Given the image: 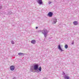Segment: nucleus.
<instances>
[{
  "label": "nucleus",
  "instance_id": "1",
  "mask_svg": "<svg viewBox=\"0 0 79 79\" xmlns=\"http://www.w3.org/2000/svg\"><path fill=\"white\" fill-rule=\"evenodd\" d=\"M34 70L36 71V73H39V70L40 71V72H41L42 68H41V67L40 66L39 68V64H35L34 66Z\"/></svg>",
  "mask_w": 79,
  "mask_h": 79
},
{
  "label": "nucleus",
  "instance_id": "2",
  "mask_svg": "<svg viewBox=\"0 0 79 79\" xmlns=\"http://www.w3.org/2000/svg\"><path fill=\"white\" fill-rule=\"evenodd\" d=\"M39 32H42L44 35V37L45 38L47 37V34H48V31L46 29H44L43 30H40L39 31Z\"/></svg>",
  "mask_w": 79,
  "mask_h": 79
},
{
  "label": "nucleus",
  "instance_id": "3",
  "mask_svg": "<svg viewBox=\"0 0 79 79\" xmlns=\"http://www.w3.org/2000/svg\"><path fill=\"white\" fill-rule=\"evenodd\" d=\"M63 74L64 76V77L65 79H70V77L68 74H65L63 72Z\"/></svg>",
  "mask_w": 79,
  "mask_h": 79
},
{
  "label": "nucleus",
  "instance_id": "4",
  "mask_svg": "<svg viewBox=\"0 0 79 79\" xmlns=\"http://www.w3.org/2000/svg\"><path fill=\"white\" fill-rule=\"evenodd\" d=\"M37 2L38 3V4L40 5H41L43 3L42 0H37Z\"/></svg>",
  "mask_w": 79,
  "mask_h": 79
},
{
  "label": "nucleus",
  "instance_id": "5",
  "mask_svg": "<svg viewBox=\"0 0 79 79\" xmlns=\"http://www.w3.org/2000/svg\"><path fill=\"white\" fill-rule=\"evenodd\" d=\"M48 16H49V17H52V16H53V13L50 12L48 14Z\"/></svg>",
  "mask_w": 79,
  "mask_h": 79
},
{
  "label": "nucleus",
  "instance_id": "6",
  "mask_svg": "<svg viewBox=\"0 0 79 79\" xmlns=\"http://www.w3.org/2000/svg\"><path fill=\"white\" fill-rule=\"evenodd\" d=\"M15 67L14 66L12 65L10 67V69L11 71H13L15 70Z\"/></svg>",
  "mask_w": 79,
  "mask_h": 79
},
{
  "label": "nucleus",
  "instance_id": "7",
  "mask_svg": "<svg viewBox=\"0 0 79 79\" xmlns=\"http://www.w3.org/2000/svg\"><path fill=\"white\" fill-rule=\"evenodd\" d=\"M52 22L53 24H55L57 22V21H56V19L55 18H54L52 21Z\"/></svg>",
  "mask_w": 79,
  "mask_h": 79
},
{
  "label": "nucleus",
  "instance_id": "8",
  "mask_svg": "<svg viewBox=\"0 0 79 79\" xmlns=\"http://www.w3.org/2000/svg\"><path fill=\"white\" fill-rule=\"evenodd\" d=\"M58 48H59V49H60V51L61 52L64 51V50H62V49H61V46H60V44L58 45Z\"/></svg>",
  "mask_w": 79,
  "mask_h": 79
},
{
  "label": "nucleus",
  "instance_id": "9",
  "mask_svg": "<svg viewBox=\"0 0 79 79\" xmlns=\"http://www.w3.org/2000/svg\"><path fill=\"white\" fill-rule=\"evenodd\" d=\"M73 23L74 25L76 26V25H78V22L77 21H75L73 22Z\"/></svg>",
  "mask_w": 79,
  "mask_h": 79
},
{
  "label": "nucleus",
  "instance_id": "10",
  "mask_svg": "<svg viewBox=\"0 0 79 79\" xmlns=\"http://www.w3.org/2000/svg\"><path fill=\"white\" fill-rule=\"evenodd\" d=\"M36 42V41L35 40H32L31 41V43L33 44H35Z\"/></svg>",
  "mask_w": 79,
  "mask_h": 79
},
{
  "label": "nucleus",
  "instance_id": "11",
  "mask_svg": "<svg viewBox=\"0 0 79 79\" xmlns=\"http://www.w3.org/2000/svg\"><path fill=\"white\" fill-rule=\"evenodd\" d=\"M19 55H20V56H22V55H25V54L19 52L18 53Z\"/></svg>",
  "mask_w": 79,
  "mask_h": 79
},
{
  "label": "nucleus",
  "instance_id": "12",
  "mask_svg": "<svg viewBox=\"0 0 79 79\" xmlns=\"http://www.w3.org/2000/svg\"><path fill=\"white\" fill-rule=\"evenodd\" d=\"M33 69V68L32 67H31L30 68V70L31 72H33V69Z\"/></svg>",
  "mask_w": 79,
  "mask_h": 79
},
{
  "label": "nucleus",
  "instance_id": "13",
  "mask_svg": "<svg viewBox=\"0 0 79 79\" xmlns=\"http://www.w3.org/2000/svg\"><path fill=\"white\" fill-rule=\"evenodd\" d=\"M68 48V45H67V44L65 45V48L66 49H67V48Z\"/></svg>",
  "mask_w": 79,
  "mask_h": 79
},
{
  "label": "nucleus",
  "instance_id": "14",
  "mask_svg": "<svg viewBox=\"0 0 79 79\" xmlns=\"http://www.w3.org/2000/svg\"><path fill=\"white\" fill-rule=\"evenodd\" d=\"M11 43L12 44V45L15 44V42H14V41H11Z\"/></svg>",
  "mask_w": 79,
  "mask_h": 79
},
{
  "label": "nucleus",
  "instance_id": "15",
  "mask_svg": "<svg viewBox=\"0 0 79 79\" xmlns=\"http://www.w3.org/2000/svg\"><path fill=\"white\" fill-rule=\"evenodd\" d=\"M52 3V2H49V4L50 5V4H51Z\"/></svg>",
  "mask_w": 79,
  "mask_h": 79
},
{
  "label": "nucleus",
  "instance_id": "16",
  "mask_svg": "<svg viewBox=\"0 0 79 79\" xmlns=\"http://www.w3.org/2000/svg\"><path fill=\"white\" fill-rule=\"evenodd\" d=\"M2 6H0V9H2Z\"/></svg>",
  "mask_w": 79,
  "mask_h": 79
},
{
  "label": "nucleus",
  "instance_id": "17",
  "mask_svg": "<svg viewBox=\"0 0 79 79\" xmlns=\"http://www.w3.org/2000/svg\"><path fill=\"white\" fill-rule=\"evenodd\" d=\"M74 43V42H73L72 43V45H73Z\"/></svg>",
  "mask_w": 79,
  "mask_h": 79
},
{
  "label": "nucleus",
  "instance_id": "18",
  "mask_svg": "<svg viewBox=\"0 0 79 79\" xmlns=\"http://www.w3.org/2000/svg\"><path fill=\"white\" fill-rule=\"evenodd\" d=\"M13 79H16V78L15 77H14L13 78Z\"/></svg>",
  "mask_w": 79,
  "mask_h": 79
},
{
  "label": "nucleus",
  "instance_id": "19",
  "mask_svg": "<svg viewBox=\"0 0 79 79\" xmlns=\"http://www.w3.org/2000/svg\"><path fill=\"white\" fill-rule=\"evenodd\" d=\"M38 27H36V29H38Z\"/></svg>",
  "mask_w": 79,
  "mask_h": 79
},
{
  "label": "nucleus",
  "instance_id": "20",
  "mask_svg": "<svg viewBox=\"0 0 79 79\" xmlns=\"http://www.w3.org/2000/svg\"><path fill=\"white\" fill-rule=\"evenodd\" d=\"M43 79H44V78H43Z\"/></svg>",
  "mask_w": 79,
  "mask_h": 79
}]
</instances>
